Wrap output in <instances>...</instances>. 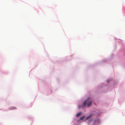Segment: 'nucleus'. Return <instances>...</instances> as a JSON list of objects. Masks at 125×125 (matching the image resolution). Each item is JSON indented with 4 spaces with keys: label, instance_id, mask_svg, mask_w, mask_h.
<instances>
[{
    "label": "nucleus",
    "instance_id": "f03ea898",
    "mask_svg": "<svg viewBox=\"0 0 125 125\" xmlns=\"http://www.w3.org/2000/svg\"><path fill=\"white\" fill-rule=\"evenodd\" d=\"M16 109V107H11L9 108V109L10 110H14Z\"/></svg>",
    "mask_w": 125,
    "mask_h": 125
},
{
    "label": "nucleus",
    "instance_id": "7ed1b4c3",
    "mask_svg": "<svg viewBox=\"0 0 125 125\" xmlns=\"http://www.w3.org/2000/svg\"><path fill=\"white\" fill-rule=\"evenodd\" d=\"M85 117V116H83L82 117H81L80 119V120H82Z\"/></svg>",
    "mask_w": 125,
    "mask_h": 125
},
{
    "label": "nucleus",
    "instance_id": "f257e3e1",
    "mask_svg": "<svg viewBox=\"0 0 125 125\" xmlns=\"http://www.w3.org/2000/svg\"><path fill=\"white\" fill-rule=\"evenodd\" d=\"M90 98H88L84 102L83 104V106H82V107H84L86 104H87V106L88 107H89L91 105L92 102L90 100Z\"/></svg>",
    "mask_w": 125,
    "mask_h": 125
},
{
    "label": "nucleus",
    "instance_id": "20e7f679",
    "mask_svg": "<svg viewBox=\"0 0 125 125\" xmlns=\"http://www.w3.org/2000/svg\"><path fill=\"white\" fill-rule=\"evenodd\" d=\"M81 114V113H78L76 115V116L77 117L79 116Z\"/></svg>",
    "mask_w": 125,
    "mask_h": 125
},
{
    "label": "nucleus",
    "instance_id": "39448f33",
    "mask_svg": "<svg viewBox=\"0 0 125 125\" xmlns=\"http://www.w3.org/2000/svg\"><path fill=\"white\" fill-rule=\"evenodd\" d=\"M91 116V115H90L88 116L86 118V120H87Z\"/></svg>",
    "mask_w": 125,
    "mask_h": 125
},
{
    "label": "nucleus",
    "instance_id": "6e6552de",
    "mask_svg": "<svg viewBox=\"0 0 125 125\" xmlns=\"http://www.w3.org/2000/svg\"><path fill=\"white\" fill-rule=\"evenodd\" d=\"M107 82H109V81H108V80H107Z\"/></svg>",
    "mask_w": 125,
    "mask_h": 125
},
{
    "label": "nucleus",
    "instance_id": "423d86ee",
    "mask_svg": "<svg viewBox=\"0 0 125 125\" xmlns=\"http://www.w3.org/2000/svg\"><path fill=\"white\" fill-rule=\"evenodd\" d=\"M83 106V105L82 106H78V108L79 109H80L81 107L82 108V106ZM83 107H82V108Z\"/></svg>",
    "mask_w": 125,
    "mask_h": 125
},
{
    "label": "nucleus",
    "instance_id": "0eeeda50",
    "mask_svg": "<svg viewBox=\"0 0 125 125\" xmlns=\"http://www.w3.org/2000/svg\"><path fill=\"white\" fill-rule=\"evenodd\" d=\"M99 120L98 119V122H99Z\"/></svg>",
    "mask_w": 125,
    "mask_h": 125
}]
</instances>
